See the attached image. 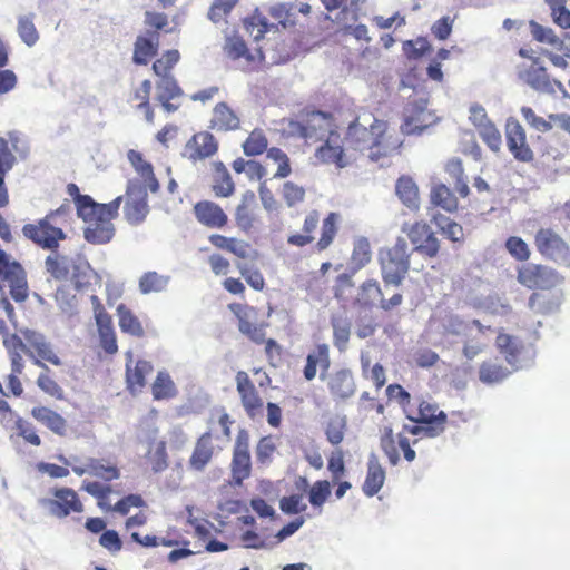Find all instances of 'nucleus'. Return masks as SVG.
<instances>
[{"mask_svg":"<svg viewBox=\"0 0 570 570\" xmlns=\"http://www.w3.org/2000/svg\"><path fill=\"white\" fill-rule=\"evenodd\" d=\"M9 342L13 348L23 351L32 364L41 370L36 380L38 389L55 400H65L66 393L63 387L56 381L52 371L47 365L49 363L55 366H61L62 360L46 335L24 327L20 328L18 333L12 334Z\"/></svg>","mask_w":570,"mask_h":570,"instance_id":"obj_1","label":"nucleus"},{"mask_svg":"<svg viewBox=\"0 0 570 570\" xmlns=\"http://www.w3.org/2000/svg\"><path fill=\"white\" fill-rule=\"evenodd\" d=\"M67 193L73 199L78 216L85 222V239L95 245L109 243L115 235L112 219L118 216L122 196L108 204L96 203L89 195H81L75 183L67 185Z\"/></svg>","mask_w":570,"mask_h":570,"instance_id":"obj_2","label":"nucleus"},{"mask_svg":"<svg viewBox=\"0 0 570 570\" xmlns=\"http://www.w3.org/2000/svg\"><path fill=\"white\" fill-rule=\"evenodd\" d=\"M344 139L351 154L367 151V157L372 161L399 154L403 145L399 137L390 134L387 121L379 118H373L370 125L365 126L361 124L360 117H356L348 124Z\"/></svg>","mask_w":570,"mask_h":570,"instance_id":"obj_3","label":"nucleus"},{"mask_svg":"<svg viewBox=\"0 0 570 570\" xmlns=\"http://www.w3.org/2000/svg\"><path fill=\"white\" fill-rule=\"evenodd\" d=\"M311 12L312 7L306 2H276L268 7L267 16L255 9L243 24L249 36L259 41L269 33L294 32L298 24L297 13L308 17Z\"/></svg>","mask_w":570,"mask_h":570,"instance_id":"obj_4","label":"nucleus"},{"mask_svg":"<svg viewBox=\"0 0 570 570\" xmlns=\"http://www.w3.org/2000/svg\"><path fill=\"white\" fill-rule=\"evenodd\" d=\"M341 222L342 216L337 212H328L322 217L320 210L311 209L304 215L301 232L288 235L286 242L297 248L312 246L315 253L325 252L334 244Z\"/></svg>","mask_w":570,"mask_h":570,"instance_id":"obj_5","label":"nucleus"},{"mask_svg":"<svg viewBox=\"0 0 570 570\" xmlns=\"http://www.w3.org/2000/svg\"><path fill=\"white\" fill-rule=\"evenodd\" d=\"M381 275L385 285L400 286L410 271L409 246L399 237L393 246L380 252Z\"/></svg>","mask_w":570,"mask_h":570,"instance_id":"obj_6","label":"nucleus"},{"mask_svg":"<svg viewBox=\"0 0 570 570\" xmlns=\"http://www.w3.org/2000/svg\"><path fill=\"white\" fill-rule=\"evenodd\" d=\"M68 206H60L56 210L48 213L42 219L33 224H26L22 228L23 235L43 249L55 250L59 247V243L67 238L62 228L52 224L58 215L67 214Z\"/></svg>","mask_w":570,"mask_h":570,"instance_id":"obj_7","label":"nucleus"},{"mask_svg":"<svg viewBox=\"0 0 570 570\" xmlns=\"http://www.w3.org/2000/svg\"><path fill=\"white\" fill-rule=\"evenodd\" d=\"M419 443V439L410 440L404 432L394 434L391 425H384L380 429V448L387 458L391 465L395 466L403 459L411 463L416 459L414 446Z\"/></svg>","mask_w":570,"mask_h":570,"instance_id":"obj_8","label":"nucleus"},{"mask_svg":"<svg viewBox=\"0 0 570 570\" xmlns=\"http://www.w3.org/2000/svg\"><path fill=\"white\" fill-rule=\"evenodd\" d=\"M333 116L325 111H313L302 121H291L289 132L302 138L306 145L320 144L326 135L334 130L331 128Z\"/></svg>","mask_w":570,"mask_h":570,"instance_id":"obj_9","label":"nucleus"},{"mask_svg":"<svg viewBox=\"0 0 570 570\" xmlns=\"http://www.w3.org/2000/svg\"><path fill=\"white\" fill-rule=\"evenodd\" d=\"M344 138L335 129L326 135V138L315 148L314 159L316 164L334 166L342 169L348 166L356 156L344 147Z\"/></svg>","mask_w":570,"mask_h":570,"instance_id":"obj_10","label":"nucleus"},{"mask_svg":"<svg viewBox=\"0 0 570 570\" xmlns=\"http://www.w3.org/2000/svg\"><path fill=\"white\" fill-rule=\"evenodd\" d=\"M405 417L411 422L429 425V431L434 434H442L448 423L446 413L440 410L435 402L423 396L414 399L413 406L406 411Z\"/></svg>","mask_w":570,"mask_h":570,"instance_id":"obj_11","label":"nucleus"},{"mask_svg":"<svg viewBox=\"0 0 570 570\" xmlns=\"http://www.w3.org/2000/svg\"><path fill=\"white\" fill-rule=\"evenodd\" d=\"M0 279L8 283L10 295L14 302L22 303L28 298L29 288L26 271L19 262L12 259L1 247Z\"/></svg>","mask_w":570,"mask_h":570,"instance_id":"obj_12","label":"nucleus"},{"mask_svg":"<svg viewBox=\"0 0 570 570\" xmlns=\"http://www.w3.org/2000/svg\"><path fill=\"white\" fill-rule=\"evenodd\" d=\"M223 50L227 58L239 61V67L245 72L258 70L265 60L261 48L250 51L246 41L238 35L226 37Z\"/></svg>","mask_w":570,"mask_h":570,"instance_id":"obj_13","label":"nucleus"},{"mask_svg":"<svg viewBox=\"0 0 570 570\" xmlns=\"http://www.w3.org/2000/svg\"><path fill=\"white\" fill-rule=\"evenodd\" d=\"M82 490L97 499L98 507L105 510H112L121 515H127L130 508H141L145 501L140 494H128L120 499L114 507L108 503L112 489L109 484L98 481H88L82 483Z\"/></svg>","mask_w":570,"mask_h":570,"instance_id":"obj_14","label":"nucleus"},{"mask_svg":"<svg viewBox=\"0 0 570 570\" xmlns=\"http://www.w3.org/2000/svg\"><path fill=\"white\" fill-rule=\"evenodd\" d=\"M10 337L4 341L9 350L10 372L3 374L0 380V395L3 397L19 399L24 393L23 383L20 376L24 371V360L20 348H13L9 342Z\"/></svg>","mask_w":570,"mask_h":570,"instance_id":"obj_15","label":"nucleus"},{"mask_svg":"<svg viewBox=\"0 0 570 570\" xmlns=\"http://www.w3.org/2000/svg\"><path fill=\"white\" fill-rule=\"evenodd\" d=\"M428 99L411 101L406 109L401 131L404 135H421L425 129L438 121L435 114L429 109Z\"/></svg>","mask_w":570,"mask_h":570,"instance_id":"obj_16","label":"nucleus"},{"mask_svg":"<svg viewBox=\"0 0 570 570\" xmlns=\"http://www.w3.org/2000/svg\"><path fill=\"white\" fill-rule=\"evenodd\" d=\"M250 473L252 458L249 452V434L246 430H240L237 433L233 448L230 483L234 485H242L243 482L250 476Z\"/></svg>","mask_w":570,"mask_h":570,"instance_id":"obj_17","label":"nucleus"},{"mask_svg":"<svg viewBox=\"0 0 570 570\" xmlns=\"http://www.w3.org/2000/svg\"><path fill=\"white\" fill-rule=\"evenodd\" d=\"M517 279L528 289H550L559 283V275L546 265L527 263L518 268Z\"/></svg>","mask_w":570,"mask_h":570,"instance_id":"obj_18","label":"nucleus"},{"mask_svg":"<svg viewBox=\"0 0 570 570\" xmlns=\"http://www.w3.org/2000/svg\"><path fill=\"white\" fill-rule=\"evenodd\" d=\"M228 308L238 321V330L256 344H263L265 325L258 323V309L247 304L232 303Z\"/></svg>","mask_w":570,"mask_h":570,"instance_id":"obj_19","label":"nucleus"},{"mask_svg":"<svg viewBox=\"0 0 570 570\" xmlns=\"http://www.w3.org/2000/svg\"><path fill=\"white\" fill-rule=\"evenodd\" d=\"M410 242L414 246V250L425 257L434 258L440 252V240L425 222H415L407 228L404 227Z\"/></svg>","mask_w":570,"mask_h":570,"instance_id":"obj_20","label":"nucleus"},{"mask_svg":"<svg viewBox=\"0 0 570 570\" xmlns=\"http://www.w3.org/2000/svg\"><path fill=\"white\" fill-rule=\"evenodd\" d=\"M518 78L523 83L540 92L553 94L557 89L563 90L562 82L550 79L547 69L540 65L538 59H533L529 66L520 68Z\"/></svg>","mask_w":570,"mask_h":570,"instance_id":"obj_21","label":"nucleus"},{"mask_svg":"<svg viewBox=\"0 0 570 570\" xmlns=\"http://www.w3.org/2000/svg\"><path fill=\"white\" fill-rule=\"evenodd\" d=\"M94 317L98 328L100 345L108 354H115L118 351L116 333L114 328L112 317L106 311L104 304L97 295L90 296Z\"/></svg>","mask_w":570,"mask_h":570,"instance_id":"obj_22","label":"nucleus"},{"mask_svg":"<svg viewBox=\"0 0 570 570\" xmlns=\"http://www.w3.org/2000/svg\"><path fill=\"white\" fill-rule=\"evenodd\" d=\"M505 140L509 151L514 159L521 163H530L534 154L527 140V132L519 120L509 118L505 122Z\"/></svg>","mask_w":570,"mask_h":570,"instance_id":"obj_23","label":"nucleus"},{"mask_svg":"<svg viewBox=\"0 0 570 570\" xmlns=\"http://www.w3.org/2000/svg\"><path fill=\"white\" fill-rule=\"evenodd\" d=\"M236 390L242 405L248 417L255 419L262 414L264 402L254 383L245 371H238L235 376Z\"/></svg>","mask_w":570,"mask_h":570,"instance_id":"obj_24","label":"nucleus"},{"mask_svg":"<svg viewBox=\"0 0 570 570\" xmlns=\"http://www.w3.org/2000/svg\"><path fill=\"white\" fill-rule=\"evenodd\" d=\"M218 140L207 131L194 134L185 144L183 156L194 163L213 157L218 151Z\"/></svg>","mask_w":570,"mask_h":570,"instance_id":"obj_25","label":"nucleus"},{"mask_svg":"<svg viewBox=\"0 0 570 570\" xmlns=\"http://www.w3.org/2000/svg\"><path fill=\"white\" fill-rule=\"evenodd\" d=\"M148 213L146 190L130 183L125 195L124 215L126 220L131 225H138L145 220Z\"/></svg>","mask_w":570,"mask_h":570,"instance_id":"obj_26","label":"nucleus"},{"mask_svg":"<svg viewBox=\"0 0 570 570\" xmlns=\"http://www.w3.org/2000/svg\"><path fill=\"white\" fill-rule=\"evenodd\" d=\"M537 250L546 258L558 259L569 254V246L552 228H540L534 235Z\"/></svg>","mask_w":570,"mask_h":570,"instance_id":"obj_27","label":"nucleus"},{"mask_svg":"<svg viewBox=\"0 0 570 570\" xmlns=\"http://www.w3.org/2000/svg\"><path fill=\"white\" fill-rule=\"evenodd\" d=\"M53 498L47 500V507L57 518H66L71 513L83 511V504L78 493L71 488H59L53 492Z\"/></svg>","mask_w":570,"mask_h":570,"instance_id":"obj_28","label":"nucleus"},{"mask_svg":"<svg viewBox=\"0 0 570 570\" xmlns=\"http://www.w3.org/2000/svg\"><path fill=\"white\" fill-rule=\"evenodd\" d=\"M19 141V137L13 132L0 137V203H9L4 176L17 164L16 153L18 151Z\"/></svg>","mask_w":570,"mask_h":570,"instance_id":"obj_29","label":"nucleus"},{"mask_svg":"<svg viewBox=\"0 0 570 570\" xmlns=\"http://www.w3.org/2000/svg\"><path fill=\"white\" fill-rule=\"evenodd\" d=\"M196 220L207 227L222 229L228 224V216L220 205L213 200H199L193 206Z\"/></svg>","mask_w":570,"mask_h":570,"instance_id":"obj_30","label":"nucleus"},{"mask_svg":"<svg viewBox=\"0 0 570 570\" xmlns=\"http://www.w3.org/2000/svg\"><path fill=\"white\" fill-rule=\"evenodd\" d=\"M331 367V352L326 343L315 344L306 356V364L303 370V375L306 381H313L316 377L317 370H320L321 379Z\"/></svg>","mask_w":570,"mask_h":570,"instance_id":"obj_31","label":"nucleus"},{"mask_svg":"<svg viewBox=\"0 0 570 570\" xmlns=\"http://www.w3.org/2000/svg\"><path fill=\"white\" fill-rule=\"evenodd\" d=\"M7 431L9 433V440L14 444L22 443L35 448L42 444L37 426L19 413L11 422L10 426L7 428Z\"/></svg>","mask_w":570,"mask_h":570,"instance_id":"obj_32","label":"nucleus"},{"mask_svg":"<svg viewBox=\"0 0 570 570\" xmlns=\"http://www.w3.org/2000/svg\"><path fill=\"white\" fill-rule=\"evenodd\" d=\"M72 471L79 476L89 474L104 482H111L120 478L119 468L106 459L89 458L85 465L72 466Z\"/></svg>","mask_w":570,"mask_h":570,"instance_id":"obj_33","label":"nucleus"},{"mask_svg":"<svg viewBox=\"0 0 570 570\" xmlns=\"http://www.w3.org/2000/svg\"><path fill=\"white\" fill-rule=\"evenodd\" d=\"M256 195L253 190H246L242 194L240 202L235 208L234 219L239 230L249 233L256 224Z\"/></svg>","mask_w":570,"mask_h":570,"instance_id":"obj_34","label":"nucleus"},{"mask_svg":"<svg viewBox=\"0 0 570 570\" xmlns=\"http://www.w3.org/2000/svg\"><path fill=\"white\" fill-rule=\"evenodd\" d=\"M31 416L41 425L47 428L58 436H66L69 431V424L60 413L45 405L33 406L30 411Z\"/></svg>","mask_w":570,"mask_h":570,"instance_id":"obj_35","label":"nucleus"},{"mask_svg":"<svg viewBox=\"0 0 570 570\" xmlns=\"http://www.w3.org/2000/svg\"><path fill=\"white\" fill-rule=\"evenodd\" d=\"M209 128L219 132L235 131L240 128V119L227 102L220 101L213 108Z\"/></svg>","mask_w":570,"mask_h":570,"instance_id":"obj_36","label":"nucleus"},{"mask_svg":"<svg viewBox=\"0 0 570 570\" xmlns=\"http://www.w3.org/2000/svg\"><path fill=\"white\" fill-rule=\"evenodd\" d=\"M327 389L334 400L344 401L354 395L356 391L353 374L347 368L333 372L327 379Z\"/></svg>","mask_w":570,"mask_h":570,"instance_id":"obj_37","label":"nucleus"},{"mask_svg":"<svg viewBox=\"0 0 570 570\" xmlns=\"http://www.w3.org/2000/svg\"><path fill=\"white\" fill-rule=\"evenodd\" d=\"M214 452L213 433L210 431H206L196 440L188 461L189 468L198 472L204 471L212 461Z\"/></svg>","mask_w":570,"mask_h":570,"instance_id":"obj_38","label":"nucleus"},{"mask_svg":"<svg viewBox=\"0 0 570 570\" xmlns=\"http://www.w3.org/2000/svg\"><path fill=\"white\" fill-rule=\"evenodd\" d=\"M159 49V33L147 30L146 35H139L134 43L132 61L138 66H146Z\"/></svg>","mask_w":570,"mask_h":570,"instance_id":"obj_39","label":"nucleus"},{"mask_svg":"<svg viewBox=\"0 0 570 570\" xmlns=\"http://www.w3.org/2000/svg\"><path fill=\"white\" fill-rule=\"evenodd\" d=\"M208 242L216 249L229 253L240 259L248 258L250 252H253L252 245L248 242L237 237H228L223 234H210Z\"/></svg>","mask_w":570,"mask_h":570,"instance_id":"obj_40","label":"nucleus"},{"mask_svg":"<svg viewBox=\"0 0 570 570\" xmlns=\"http://www.w3.org/2000/svg\"><path fill=\"white\" fill-rule=\"evenodd\" d=\"M129 361L126 363V384L130 393L140 392L146 385V379L151 374L154 367L150 362L138 360L132 366V356L128 353Z\"/></svg>","mask_w":570,"mask_h":570,"instance_id":"obj_41","label":"nucleus"},{"mask_svg":"<svg viewBox=\"0 0 570 570\" xmlns=\"http://www.w3.org/2000/svg\"><path fill=\"white\" fill-rule=\"evenodd\" d=\"M212 183L210 189L217 198H228L235 194V183L222 161L212 164Z\"/></svg>","mask_w":570,"mask_h":570,"instance_id":"obj_42","label":"nucleus"},{"mask_svg":"<svg viewBox=\"0 0 570 570\" xmlns=\"http://www.w3.org/2000/svg\"><path fill=\"white\" fill-rule=\"evenodd\" d=\"M157 90V100L167 114L176 112L180 108L179 99L184 96V91L177 80L158 81Z\"/></svg>","mask_w":570,"mask_h":570,"instance_id":"obj_43","label":"nucleus"},{"mask_svg":"<svg viewBox=\"0 0 570 570\" xmlns=\"http://www.w3.org/2000/svg\"><path fill=\"white\" fill-rule=\"evenodd\" d=\"M385 479L386 471L384 466L381 464L379 458L372 454L367 461L366 475L362 485L363 493L368 498L374 497L383 488Z\"/></svg>","mask_w":570,"mask_h":570,"instance_id":"obj_44","label":"nucleus"},{"mask_svg":"<svg viewBox=\"0 0 570 570\" xmlns=\"http://www.w3.org/2000/svg\"><path fill=\"white\" fill-rule=\"evenodd\" d=\"M128 160L140 177L144 185L142 189H149L151 193L159 190V183L154 174L153 165L146 160L141 153L130 149L127 153Z\"/></svg>","mask_w":570,"mask_h":570,"instance_id":"obj_45","label":"nucleus"},{"mask_svg":"<svg viewBox=\"0 0 570 570\" xmlns=\"http://www.w3.org/2000/svg\"><path fill=\"white\" fill-rule=\"evenodd\" d=\"M333 330V344L340 352H345L348 346L352 322L345 312L333 313L330 317Z\"/></svg>","mask_w":570,"mask_h":570,"instance_id":"obj_46","label":"nucleus"},{"mask_svg":"<svg viewBox=\"0 0 570 570\" xmlns=\"http://www.w3.org/2000/svg\"><path fill=\"white\" fill-rule=\"evenodd\" d=\"M151 82L145 79L138 88L129 96L128 102L137 110L144 112L146 121L149 124L154 122L155 114L150 106Z\"/></svg>","mask_w":570,"mask_h":570,"instance_id":"obj_47","label":"nucleus"},{"mask_svg":"<svg viewBox=\"0 0 570 570\" xmlns=\"http://www.w3.org/2000/svg\"><path fill=\"white\" fill-rule=\"evenodd\" d=\"M499 352L508 363L515 364L524 348L522 341L513 335L500 332L495 340Z\"/></svg>","mask_w":570,"mask_h":570,"instance_id":"obj_48","label":"nucleus"},{"mask_svg":"<svg viewBox=\"0 0 570 570\" xmlns=\"http://www.w3.org/2000/svg\"><path fill=\"white\" fill-rule=\"evenodd\" d=\"M145 458L154 473L165 471L169 465L166 441H151Z\"/></svg>","mask_w":570,"mask_h":570,"instance_id":"obj_49","label":"nucleus"},{"mask_svg":"<svg viewBox=\"0 0 570 570\" xmlns=\"http://www.w3.org/2000/svg\"><path fill=\"white\" fill-rule=\"evenodd\" d=\"M472 325L476 327L478 333L470 335L463 346V355L468 360H473L476 355L484 351L487 341L483 338L487 332H492L491 326L483 325L479 320H473Z\"/></svg>","mask_w":570,"mask_h":570,"instance_id":"obj_50","label":"nucleus"},{"mask_svg":"<svg viewBox=\"0 0 570 570\" xmlns=\"http://www.w3.org/2000/svg\"><path fill=\"white\" fill-rule=\"evenodd\" d=\"M180 53L177 49L165 51L160 58L156 59L153 63V71L160 78L159 81L167 79L176 80L171 75L174 67L178 63Z\"/></svg>","mask_w":570,"mask_h":570,"instance_id":"obj_51","label":"nucleus"},{"mask_svg":"<svg viewBox=\"0 0 570 570\" xmlns=\"http://www.w3.org/2000/svg\"><path fill=\"white\" fill-rule=\"evenodd\" d=\"M243 153L247 157L261 156L268 148V138L262 128L253 129L242 144Z\"/></svg>","mask_w":570,"mask_h":570,"instance_id":"obj_52","label":"nucleus"},{"mask_svg":"<svg viewBox=\"0 0 570 570\" xmlns=\"http://www.w3.org/2000/svg\"><path fill=\"white\" fill-rule=\"evenodd\" d=\"M117 315L119 318V327L124 333L136 337L144 336L145 331L140 321L125 304L117 306Z\"/></svg>","mask_w":570,"mask_h":570,"instance_id":"obj_53","label":"nucleus"},{"mask_svg":"<svg viewBox=\"0 0 570 570\" xmlns=\"http://www.w3.org/2000/svg\"><path fill=\"white\" fill-rule=\"evenodd\" d=\"M51 252L52 253L48 255L45 261L47 273H49L55 279H66L70 273V259L67 256L59 254L57 249Z\"/></svg>","mask_w":570,"mask_h":570,"instance_id":"obj_54","label":"nucleus"},{"mask_svg":"<svg viewBox=\"0 0 570 570\" xmlns=\"http://www.w3.org/2000/svg\"><path fill=\"white\" fill-rule=\"evenodd\" d=\"M431 203L446 212L453 213L459 203L452 190L444 184L434 185L430 194Z\"/></svg>","mask_w":570,"mask_h":570,"instance_id":"obj_55","label":"nucleus"},{"mask_svg":"<svg viewBox=\"0 0 570 570\" xmlns=\"http://www.w3.org/2000/svg\"><path fill=\"white\" fill-rule=\"evenodd\" d=\"M279 195L288 208H294L301 206L305 202L306 189L304 186L298 185L295 181L287 180L282 185Z\"/></svg>","mask_w":570,"mask_h":570,"instance_id":"obj_56","label":"nucleus"},{"mask_svg":"<svg viewBox=\"0 0 570 570\" xmlns=\"http://www.w3.org/2000/svg\"><path fill=\"white\" fill-rule=\"evenodd\" d=\"M509 371L502 366V364L495 361H484L479 367V379L485 384H493L503 381L508 375Z\"/></svg>","mask_w":570,"mask_h":570,"instance_id":"obj_57","label":"nucleus"},{"mask_svg":"<svg viewBox=\"0 0 570 570\" xmlns=\"http://www.w3.org/2000/svg\"><path fill=\"white\" fill-rule=\"evenodd\" d=\"M396 195L407 207H417L419 190L411 177L402 176L395 185Z\"/></svg>","mask_w":570,"mask_h":570,"instance_id":"obj_58","label":"nucleus"},{"mask_svg":"<svg viewBox=\"0 0 570 570\" xmlns=\"http://www.w3.org/2000/svg\"><path fill=\"white\" fill-rule=\"evenodd\" d=\"M445 171L449 174V176L454 181V187L458 194L465 198L470 194V189L468 186V183L464 179V168L461 159L459 158H451L445 164Z\"/></svg>","mask_w":570,"mask_h":570,"instance_id":"obj_59","label":"nucleus"},{"mask_svg":"<svg viewBox=\"0 0 570 570\" xmlns=\"http://www.w3.org/2000/svg\"><path fill=\"white\" fill-rule=\"evenodd\" d=\"M154 400H167L176 395V387L168 373L159 372L151 385Z\"/></svg>","mask_w":570,"mask_h":570,"instance_id":"obj_60","label":"nucleus"},{"mask_svg":"<svg viewBox=\"0 0 570 570\" xmlns=\"http://www.w3.org/2000/svg\"><path fill=\"white\" fill-rule=\"evenodd\" d=\"M239 0H213L207 17L214 23L226 21Z\"/></svg>","mask_w":570,"mask_h":570,"instance_id":"obj_61","label":"nucleus"},{"mask_svg":"<svg viewBox=\"0 0 570 570\" xmlns=\"http://www.w3.org/2000/svg\"><path fill=\"white\" fill-rule=\"evenodd\" d=\"M168 283V277L157 272H147L139 279V289L142 294L163 291Z\"/></svg>","mask_w":570,"mask_h":570,"instance_id":"obj_62","label":"nucleus"},{"mask_svg":"<svg viewBox=\"0 0 570 570\" xmlns=\"http://www.w3.org/2000/svg\"><path fill=\"white\" fill-rule=\"evenodd\" d=\"M402 49L409 60H417L431 50V45L426 38L419 37L404 41Z\"/></svg>","mask_w":570,"mask_h":570,"instance_id":"obj_63","label":"nucleus"},{"mask_svg":"<svg viewBox=\"0 0 570 570\" xmlns=\"http://www.w3.org/2000/svg\"><path fill=\"white\" fill-rule=\"evenodd\" d=\"M551 9V14L556 24L563 29L570 28V10L566 4L568 0H546Z\"/></svg>","mask_w":570,"mask_h":570,"instance_id":"obj_64","label":"nucleus"}]
</instances>
